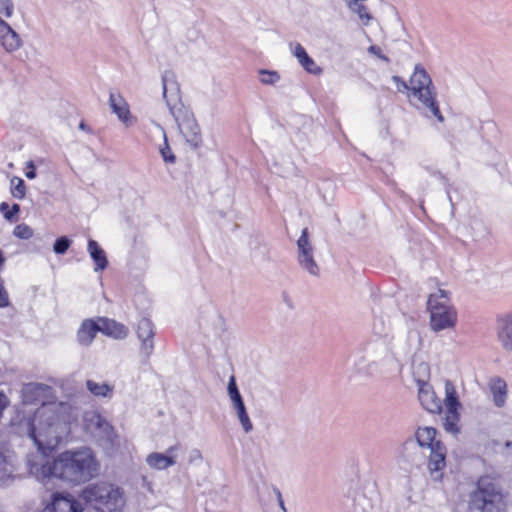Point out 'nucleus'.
Listing matches in <instances>:
<instances>
[{"label": "nucleus", "instance_id": "f257e3e1", "mask_svg": "<svg viewBox=\"0 0 512 512\" xmlns=\"http://www.w3.org/2000/svg\"><path fill=\"white\" fill-rule=\"evenodd\" d=\"M38 448L26 457V467L30 475L37 480L57 478L63 482L78 485L90 481L99 472V463L89 448L64 451L53 461L46 455L61 439L58 432L59 417L50 407L40 408L35 418H24L20 422Z\"/></svg>", "mask_w": 512, "mask_h": 512}, {"label": "nucleus", "instance_id": "c9c22d12", "mask_svg": "<svg viewBox=\"0 0 512 512\" xmlns=\"http://www.w3.org/2000/svg\"><path fill=\"white\" fill-rule=\"evenodd\" d=\"M0 13L9 18L13 14V3L11 0H0Z\"/></svg>", "mask_w": 512, "mask_h": 512}, {"label": "nucleus", "instance_id": "c85d7f7f", "mask_svg": "<svg viewBox=\"0 0 512 512\" xmlns=\"http://www.w3.org/2000/svg\"><path fill=\"white\" fill-rule=\"evenodd\" d=\"M227 390H228V396L232 402V406H235V405H238L239 403L244 402L243 398L239 392V389L237 387L236 379H235L234 375L230 376V378H229Z\"/></svg>", "mask_w": 512, "mask_h": 512}, {"label": "nucleus", "instance_id": "9b49d317", "mask_svg": "<svg viewBox=\"0 0 512 512\" xmlns=\"http://www.w3.org/2000/svg\"><path fill=\"white\" fill-rule=\"evenodd\" d=\"M495 332L502 349L506 352H512V311L497 315Z\"/></svg>", "mask_w": 512, "mask_h": 512}, {"label": "nucleus", "instance_id": "58836bf2", "mask_svg": "<svg viewBox=\"0 0 512 512\" xmlns=\"http://www.w3.org/2000/svg\"><path fill=\"white\" fill-rule=\"evenodd\" d=\"M201 460H202V454H201L200 450L194 449L190 452V455H189L190 463H193L195 461H201Z\"/></svg>", "mask_w": 512, "mask_h": 512}, {"label": "nucleus", "instance_id": "72a5a7b5", "mask_svg": "<svg viewBox=\"0 0 512 512\" xmlns=\"http://www.w3.org/2000/svg\"><path fill=\"white\" fill-rule=\"evenodd\" d=\"M160 153H161V156L163 158V160L166 162V163H175L176 161V157L175 155L173 154L168 142H167V138L166 136H164V144L163 146L160 148Z\"/></svg>", "mask_w": 512, "mask_h": 512}, {"label": "nucleus", "instance_id": "473e14b6", "mask_svg": "<svg viewBox=\"0 0 512 512\" xmlns=\"http://www.w3.org/2000/svg\"><path fill=\"white\" fill-rule=\"evenodd\" d=\"M0 211L3 213L5 219L11 221L15 214L20 211V206L18 204H13L11 209H9L8 203L2 202L0 204Z\"/></svg>", "mask_w": 512, "mask_h": 512}, {"label": "nucleus", "instance_id": "c756f323", "mask_svg": "<svg viewBox=\"0 0 512 512\" xmlns=\"http://www.w3.org/2000/svg\"><path fill=\"white\" fill-rule=\"evenodd\" d=\"M11 193L17 199H23L26 195V186L21 178L14 177L11 180Z\"/></svg>", "mask_w": 512, "mask_h": 512}, {"label": "nucleus", "instance_id": "aec40b11", "mask_svg": "<svg viewBox=\"0 0 512 512\" xmlns=\"http://www.w3.org/2000/svg\"><path fill=\"white\" fill-rule=\"evenodd\" d=\"M87 251L95 263V272L103 271L108 266V259L105 251L99 246L97 241L90 239L87 245Z\"/></svg>", "mask_w": 512, "mask_h": 512}, {"label": "nucleus", "instance_id": "f3484780", "mask_svg": "<svg viewBox=\"0 0 512 512\" xmlns=\"http://www.w3.org/2000/svg\"><path fill=\"white\" fill-rule=\"evenodd\" d=\"M178 449V446H171L167 449L166 454L153 452L149 454L146 458L147 464L158 470L166 469L170 466H173L176 462L172 456L173 452Z\"/></svg>", "mask_w": 512, "mask_h": 512}, {"label": "nucleus", "instance_id": "2eb2a0df", "mask_svg": "<svg viewBox=\"0 0 512 512\" xmlns=\"http://www.w3.org/2000/svg\"><path fill=\"white\" fill-rule=\"evenodd\" d=\"M0 44L7 52H13L20 48L21 39L11 26L0 18Z\"/></svg>", "mask_w": 512, "mask_h": 512}, {"label": "nucleus", "instance_id": "1a4fd4ad", "mask_svg": "<svg viewBox=\"0 0 512 512\" xmlns=\"http://www.w3.org/2000/svg\"><path fill=\"white\" fill-rule=\"evenodd\" d=\"M87 427L94 430L106 443L113 445L117 435L113 426L99 413L92 412L85 416Z\"/></svg>", "mask_w": 512, "mask_h": 512}, {"label": "nucleus", "instance_id": "7c9ffc66", "mask_svg": "<svg viewBox=\"0 0 512 512\" xmlns=\"http://www.w3.org/2000/svg\"><path fill=\"white\" fill-rule=\"evenodd\" d=\"M15 237L19 239H30L33 236V230L27 224H18L13 231Z\"/></svg>", "mask_w": 512, "mask_h": 512}, {"label": "nucleus", "instance_id": "7ed1b4c3", "mask_svg": "<svg viewBox=\"0 0 512 512\" xmlns=\"http://www.w3.org/2000/svg\"><path fill=\"white\" fill-rule=\"evenodd\" d=\"M510 498L490 476H481L469 494L468 508L474 512H508Z\"/></svg>", "mask_w": 512, "mask_h": 512}, {"label": "nucleus", "instance_id": "b1692460", "mask_svg": "<svg viewBox=\"0 0 512 512\" xmlns=\"http://www.w3.org/2000/svg\"><path fill=\"white\" fill-rule=\"evenodd\" d=\"M14 473L13 455L8 450H0V484L12 477Z\"/></svg>", "mask_w": 512, "mask_h": 512}, {"label": "nucleus", "instance_id": "cd10ccee", "mask_svg": "<svg viewBox=\"0 0 512 512\" xmlns=\"http://www.w3.org/2000/svg\"><path fill=\"white\" fill-rule=\"evenodd\" d=\"M236 411L238 420L244 430L245 433H249L253 430V424L249 418V415L246 410L245 403H239L238 405L233 406Z\"/></svg>", "mask_w": 512, "mask_h": 512}, {"label": "nucleus", "instance_id": "dca6fc26", "mask_svg": "<svg viewBox=\"0 0 512 512\" xmlns=\"http://www.w3.org/2000/svg\"><path fill=\"white\" fill-rule=\"evenodd\" d=\"M290 46L293 48V55L308 73L320 75L323 72L322 68L307 54L305 48L300 43H291Z\"/></svg>", "mask_w": 512, "mask_h": 512}, {"label": "nucleus", "instance_id": "c03bdc74", "mask_svg": "<svg viewBox=\"0 0 512 512\" xmlns=\"http://www.w3.org/2000/svg\"><path fill=\"white\" fill-rule=\"evenodd\" d=\"M79 127H80V129H85V124L83 122H81Z\"/></svg>", "mask_w": 512, "mask_h": 512}, {"label": "nucleus", "instance_id": "f704fd0d", "mask_svg": "<svg viewBox=\"0 0 512 512\" xmlns=\"http://www.w3.org/2000/svg\"><path fill=\"white\" fill-rule=\"evenodd\" d=\"M260 74V81L266 85H272L280 79V76L276 71L261 70Z\"/></svg>", "mask_w": 512, "mask_h": 512}, {"label": "nucleus", "instance_id": "39448f33", "mask_svg": "<svg viewBox=\"0 0 512 512\" xmlns=\"http://www.w3.org/2000/svg\"><path fill=\"white\" fill-rule=\"evenodd\" d=\"M81 496L97 512H122L126 505L123 489L108 482L87 486Z\"/></svg>", "mask_w": 512, "mask_h": 512}, {"label": "nucleus", "instance_id": "6e6552de", "mask_svg": "<svg viewBox=\"0 0 512 512\" xmlns=\"http://www.w3.org/2000/svg\"><path fill=\"white\" fill-rule=\"evenodd\" d=\"M418 399L421 406L432 414L442 413V400L437 396L434 388L427 381L417 379Z\"/></svg>", "mask_w": 512, "mask_h": 512}, {"label": "nucleus", "instance_id": "0eeeda50", "mask_svg": "<svg viewBox=\"0 0 512 512\" xmlns=\"http://www.w3.org/2000/svg\"><path fill=\"white\" fill-rule=\"evenodd\" d=\"M298 263L300 267L313 276L319 275V266L313 256V245L309 239L308 228H304L297 240Z\"/></svg>", "mask_w": 512, "mask_h": 512}, {"label": "nucleus", "instance_id": "a878e982", "mask_svg": "<svg viewBox=\"0 0 512 512\" xmlns=\"http://www.w3.org/2000/svg\"><path fill=\"white\" fill-rule=\"evenodd\" d=\"M42 392V385L29 383L22 389V398L24 404H34Z\"/></svg>", "mask_w": 512, "mask_h": 512}, {"label": "nucleus", "instance_id": "f03ea898", "mask_svg": "<svg viewBox=\"0 0 512 512\" xmlns=\"http://www.w3.org/2000/svg\"><path fill=\"white\" fill-rule=\"evenodd\" d=\"M393 82L399 91L408 90L411 95L416 98L427 111L431 113L439 122L444 121L439 104L437 101V92L433 85L432 79L427 71L417 64L414 73L410 77L409 84L400 76H393Z\"/></svg>", "mask_w": 512, "mask_h": 512}, {"label": "nucleus", "instance_id": "6ab92c4d", "mask_svg": "<svg viewBox=\"0 0 512 512\" xmlns=\"http://www.w3.org/2000/svg\"><path fill=\"white\" fill-rule=\"evenodd\" d=\"M109 105L113 113L117 115L119 120L125 123L126 125H129L131 113L129 110V105L123 98V96L121 94H115L111 92L109 96Z\"/></svg>", "mask_w": 512, "mask_h": 512}, {"label": "nucleus", "instance_id": "423d86ee", "mask_svg": "<svg viewBox=\"0 0 512 512\" xmlns=\"http://www.w3.org/2000/svg\"><path fill=\"white\" fill-rule=\"evenodd\" d=\"M430 314V328L434 332L453 329L457 323V311L450 303L448 292L439 289L430 294L427 300Z\"/></svg>", "mask_w": 512, "mask_h": 512}, {"label": "nucleus", "instance_id": "2f4dec72", "mask_svg": "<svg viewBox=\"0 0 512 512\" xmlns=\"http://www.w3.org/2000/svg\"><path fill=\"white\" fill-rule=\"evenodd\" d=\"M71 240L66 236H61L56 239L53 250L56 254H64L69 249Z\"/></svg>", "mask_w": 512, "mask_h": 512}, {"label": "nucleus", "instance_id": "4c0bfd02", "mask_svg": "<svg viewBox=\"0 0 512 512\" xmlns=\"http://www.w3.org/2000/svg\"><path fill=\"white\" fill-rule=\"evenodd\" d=\"M10 304L9 296L3 286V282L0 280V308L8 307Z\"/></svg>", "mask_w": 512, "mask_h": 512}, {"label": "nucleus", "instance_id": "ddd939ff", "mask_svg": "<svg viewBox=\"0 0 512 512\" xmlns=\"http://www.w3.org/2000/svg\"><path fill=\"white\" fill-rule=\"evenodd\" d=\"M98 325L101 333L117 340L125 339L129 334V329L114 319L98 317Z\"/></svg>", "mask_w": 512, "mask_h": 512}, {"label": "nucleus", "instance_id": "a19ab883", "mask_svg": "<svg viewBox=\"0 0 512 512\" xmlns=\"http://www.w3.org/2000/svg\"><path fill=\"white\" fill-rule=\"evenodd\" d=\"M26 177L28 179H34L36 177V172H35V169H29L27 172H26Z\"/></svg>", "mask_w": 512, "mask_h": 512}, {"label": "nucleus", "instance_id": "e433bc0d", "mask_svg": "<svg viewBox=\"0 0 512 512\" xmlns=\"http://www.w3.org/2000/svg\"><path fill=\"white\" fill-rule=\"evenodd\" d=\"M368 52H369L370 54L375 55L377 58H379L380 60H382V61H384V62H386V63H389V62H390V59H389L386 55H384V54L382 53L381 48H380L379 46H377V45H371V46L368 48Z\"/></svg>", "mask_w": 512, "mask_h": 512}, {"label": "nucleus", "instance_id": "20e7f679", "mask_svg": "<svg viewBox=\"0 0 512 512\" xmlns=\"http://www.w3.org/2000/svg\"><path fill=\"white\" fill-rule=\"evenodd\" d=\"M162 87L163 97L166 100L170 113L178 123L187 141L197 147L201 142L198 125L190 118H186L183 123H180L182 113L180 87L176 81V75L173 71L166 70L162 74Z\"/></svg>", "mask_w": 512, "mask_h": 512}, {"label": "nucleus", "instance_id": "5701e85b", "mask_svg": "<svg viewBox=\"0 0 512 512\" xmlns=\"http://www.w3.org/2000/svg\"><path fill=\"white\" fill-rule=\"evenodd\" d=\"M437 431L433 427H419L416 431V439L421 447H427L431 449L436 443H442L436 440Z\"/></svg>", "mask_w": 512, "mask_h": 512}, {"label": "nucleus", "instance_id": "79ce46f5", "mask_svg": "<svg viewBox=\"0 0 512 512\" xmlns=\"http://www.w3.org/2000/svg\"><path fill=\"white\" fill-rule=\"evenodd\" d=\"M418 369L422 370L424 373H427V374L429 372V367L426 363H420L418 366Z\"/></svg>", "mask_w": 512, "mask_h": 512}, {"label": "nucleus", "instance_id": "9d476101", "mask_svg": "<svg viewBox=\"0 0 512 512\" xmlns=\"http://www.w3.org/2000/svg\"><path fill=\"white\" fill-rule=\"evenodd\" d=\"M155 330L152 321L146 317L138 322L137 337L141 341L140 354L147 361L154 350Z\"/></svg>", "mask_w": 512, "mask_h": 512}, {"label": "nucleus", "instance_id": "4468645a", "mask_svg": "<svg viewBox=\"0 0 512 512\" xmlns=\"http://www.w3.org/2000/svg\"><path fill=\"white\" fill-rule=\"evenodd\" d=\"M51 512H83L82 504L73 496L53 494Z\"/></svg>", "mask_w": 512, "mask_h": 512}, {"label": "nucleus", "instance_id": "412c9836", "mask_svg": "<svg viewBox=\"0 0 512 512\" xmlns=\"http://www.w3.org/2000/svg\"><path fill=\"white\" fill-rule=\"evenodd\" d=\"M489 389L493 396V402L497 407H503L506 403L507 384L500 377H494L489 382Z\"/></svg>", "mask_w": 512, "mask_h": 512}, {"label": "nucleus", "instance_id": "bb28decb", "mask_svg": "<svg viewBox=\"0 0 512 512\" xmlns=\"http://www.w3.org/2000/svg\"><path fill=\"white\" fill-rule=\"evenodd\" d=\"M86 387L94 396L108 397L113 392L112 386L106 383H97L93 380H87Z\"/></svg>", "mask_w": 512, "mask_h": 512}, {"label": "nucleus", "instance_id": "a211bd4d", "mask_svg": "<svg viewBox=\"0 0 512 512\" xmlns=\"http://www.w3.org/2000/svg\"><path fill=\"white\" fill-rule=\"evenodd\" d=\"M97 332H100L98 318L96 320L86 319L82 322L77 332V340L83 346H89L94 340Z\"/></svg>", "mask_w": 512, "mask_h": 512}, {"label": "nucleus", "instance_id": "4be33fe9", "mask_svg": "<svg viewBox=\"0 0 512 512\" xmlns=\"http://www.w3.org/2000/svg\"><path fill=\"white\" fill-rule=\"evenodd\" d=\"M444 392L445 397L442 400V407L445 406V409H461L462 404L459 399V395L454 383L446 379L444 382Z\"/></svg>", "mask_w": 512, "mask_h": 512}, {"label": "nucleus", "instance_id": "393cba45", "mask_svg": "<svg viewBox=\"0 0 512 512\" xmlns=\"http://www.w3.org/2000/svg\"><path fill=\"white\" fill-rule=\"evenodd\" d=\"M460 410L446 409L443 427L446 432L456 435L460 432Z\"/></svg>", "mask_w": 512, "mask_h": 512}, {"label": "nucleus", "instance_id": "f8f14e48", "mask_svg": "<svg viewBox=\"0 0 512 512\" xmlns=\"http://www.w3.org/2000/svg\"><path fill=\"white\" fill-rule=\"evenodd\" d=\"M446 447L443 443H436L430 449L428 468L434 479L441 478V471L446 466Z\"/></svg>", "mask_w": 512, "mask_h": 512}, {"label": "nucleus", "instance_id": "37998d69", "mask_svg": "<svg viewBox=\"0 0 512 512\" xmlns=\"http://www.w3.org/2000/svg\"><path fill=\"white\" fill-rule=\"evenodd\" d=\"M27 168H28V169H35V166H34V164H33V162H32V161H29V162L27 163Z\"/></svg>", "mask_w": 512, "mask_h": 512}, {"label": "nucleus", "instance_id": "ea45409f", "mask_svg": "<svg viewBox=\"0 0 512 512\" xmlns=\"http://www.w3.org/2000/svg\"><path fill=\"white\" fill-rule=\"evenodd\" d=\"M275 492H276V495H277V500H278V503H279L280 508H281L284 512H287L286 507H285V504H284V501H283V498H282V494H281L280 490L275 489Z\"/></svg>", "mask_w": 512, "mask_h": 512}]
</instances>
